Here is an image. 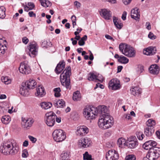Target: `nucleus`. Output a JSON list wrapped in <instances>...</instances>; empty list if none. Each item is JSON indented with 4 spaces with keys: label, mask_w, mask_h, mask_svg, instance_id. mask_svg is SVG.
I'll list each match as a JSON object with an SVG mask.
<instances>
[{
    "label": "nucleus",
    "mask_w": 160,
    "mask_h": 160,
    "mask_svg": "<svg viewBox=\"0 0 160 160\" xmlns=\"http://www.w3.org/2000/svg\"><path fill=\"white\" fill-rule=\"evenodd\" d=\"M61 160H68L69 152H63L61 155Z\"/></svg>",
    "instance_id": "2f4dec72"
},
{
    "label": "nucleus",
    "mask_w": 160,
    "mask_h": 160,
    "mask_svg": "<svg viewBox=\"0 0 160 160\" xmlns=\"http://www.w3.org/2000/svg\"><path fill=\"white\" fill-rule=\"evenodd\" d=\"M118 61L121 63L125 64L128 62L129 59L121 55L120 56V58L118 59Z\"/></svg>",
    "instance_id": "c756f323"
},
{
    "label": "nucleus",
    "mask_w": 160,
    "mask_h": 160,
    "mask_svg": "<svg viewBox=\"0 0 160 160\" xmlns=\"http://www.w3.org/2000/svg\"><path fill=\"white\" fill-rule=\"evenodd\" d=\"M98 77L95 75L94 73H89L88 76V79L89 81H93L95 82H97L99 81L101 82H102L103 80V78L102 76H101V79L99 80L98 78Z\"/></svg>",
    "instance_id": "aec40b11"
},
{
    "label": "nucleus",
    "mask_w": 160,
    "mask_h": 160,
    "mask_svg": "<svg viewBox=\"0 0 160 160\" xmlns=\"http://www.w3.org/2000/svg\"><path fill=\"white\" fill-rule=\"evenodd\" d=\"M1 80L6 84H8L11 82V80L7 77H2Z\"/></svg>",
    "instance_id": "f704fd0d"
},
{
    "label": "nucleus",
    "mask_w": 160,
    "mask_h": 160,
    "mask_svg": "<svg viewBox=\"0 0 160 160\" xmlns=\"http://www.w3.org/2000/svg\"><path fill=\"white\" fill-rule=\"evenodd\" d=\"M53 91L54 92V95L55 97H59L60 96L61 94L60 93V92L61 90L60 88H55L53 89Z\"/></svg>",
    "instance_id": "c9c22d12"
},
{
    "label": "nucleus",
    "mask_w": 160,
    "mask_h": 160,
    "mask_svg": "<svg viewBox=\"0 0 160 160\" xmlns=\"http://www.w3.org/2000/svg\"><path fill=\"white\" fill-rule=\"evenodd\" d=\"M122 66H119L118 67L117 73L119 72H121L122 69Z\"/></svg>",
    "instance_id": "680f3d73"
},
{
    "label": "nucleus",
    "mask_w": 160,
    "mask_h": 160,
    "mask_svg": "<svg viewBox=\"0 0 160 160\" xmlns=\"http://www.w3.org/2000/svg\"><path fill=\"white\" fill-rule=\"evenodd\" d=\"M105 37L107 39L112 40V41H114V39H113V38L112 37H111L109 35H108V34L105 35Z\"/></svg>",
    "instance_id": "6e6d98bb"
},
{
    "label": "nucleus",
    "mask_w": 160,
    "mask_h": 160,
    "mask_svg": "<svg viewBox=\"0 0 160 160\" xmlns=\"http://www.w3.org/2000/svg\"><path fill=\"white\" fill-rule=\"evenodd\" d=\"M1 121L3 124H8L11 121V118L9 116L5 115L2 117Z\"/></svg>",
    "instance_id": "cd10ccee"
},
{
    "label": "nucleus",
    "mask_w": 160,
    "mask_h": 160,
    "mask_svg": "<svg viewBox=\"0 0 160 160\" xmlns=\"http://www.w3.org/2000/svg\"><path fill=\"white\" fill-rule=\"evenodd\" d=\"M108 87L112 90H116L119 89L120 87L119 81L117 78L112 79L109 82Z\"/></svg>",
    "instance_id": "f8f14e48"
},
{
    "label": "nucleus",
    "mask_w": 160,
    "mask_h": 160,
    "mask_svg": "<svg viewBox=\"0 0 160 160\" xmlns=\"http://www.w3.org/2000/svg\"><path fill=\"white\" fill-rule=\"evenodd\" d=\"M98 87H99L102 89L104 88V87L102 84H101L100 83H98L96 84V87H95L94 88L95 89Z\"/></svg>",
    "instance_id": "8fccbe9b"
},
{
    "label": "nucleus",
    "mask_w": 160,
    "mask_h": 160,
    "mask_svg": "<svg viewBox=\"0 0 160 160\" xmlns=\"http://www.w3.org/2000/svg\"><path fill=\"white\" fill-rule=\"evenodd\" d=\"M19 70L20 73L25 74H28L31 71L30 67L26 61L21 63Z\"/></svg>",
    "instance_id": "9d476101"
},
{
    "label": "nucleus",
    "mask_w": 160,
    "mask_h": 160,
    "mask_svg": "<svg viewBox=\"0 0 160 160\" xmlns=\"http://www.w3.org/2000/svg\"><path fill=\"white\" fill-rule=\"evenodd\" d=\"M74 5L77 8H79L81 6V3L77 1L74 2Z\"/></svg>",
    "instance_id": "49530a36"
},
{
    "label": "nucleus",
    "mask_w": 160,
    "mask_h": 160,
    "mask_svg": "<svg viewBox=\"0 0 160 160\" xmlns=\"http://www.w3.org/2000/svg\"><path fill=\"white\" fill-rule=\"evenodd\" d=\"M149 128L146 127L145 129L144 133L145 135L148 137L151 136L154 132V127Z\"/></svg>",
    "instance_id": "393cba45"
},
{
    "label": "nucleus",
    "mask_w": 160,
    "mask_h": 160,
    "mask_svg": "<svg viewBox=\"0 0 160 160\" xmlns=\"http://www.w3.org/2000/svg\"><path fill=\"white\" fill-rule=\"evenodd\" d=\"M148 37L150 39L153 40L156 38V36L154 35V34L151 32H150L148 35Z\"/></svg>",
    "instance_id": "a18cd8bd"
},
{
    "label": "nucleus",
    "mask_w": 160,
    "mask_h": 160,
    "mask_svg": "<svg viewBox=\"0 0 160 160\" xmlns=\"http://www.w3.org/2000/svg\"><path fill=\"white\" fill-rule=\"evenodd\" d=\"M155 124L156 123L155 121L152 119H150L146 122V124L147 126V127L149 128L153 127V126H155Z\"/></svg>",
    "instance_id": "72a5a7b5"
},
{
    "label": "nucleus",
    "mask_w": 160,
    "mask_h": 160,
    "mask_svg": "<svg viewBox=\"0 0 160 160\" xmlns=\"http://www.w3.org/2000/svg\"><path fill=\"white\" fill-rule=\"evenodd\" d=\"M100 15L106 20L110 19L112 15V12L109 10L106 9H102L100 11Z\"/></svg>",
    "instance_id": "dca6fc26"
},
{
    "label": "nucleus",
    "mask_w": 160,
    "mask_h": 160,
    "mask_svg": "<svg viewBox=\"0 0 160 160\" xmlns=\"http://www.w3.org/2000/svg\"><path fill=\"white\" fill-rule=\"evenodd\" d=\"M50 44V42H48L47 41H44L42 42V45L43 47H47L49 46Z\"/></svg>",
    "instance_id": "37998d69"
},
{
    "label": "nucleus",
    "mask_w": 160,
    "mask_h": 160,
    "mask_svg": "<svg viewBox=\"0 0 160 160\" xmlns=\"http://www.w3.org/2000/svg\"><path fill=\"white\" fill-rule=\"evenodd\" d=\"M35 94L37 96L42 97L46 94L44 88L42 86H39L37 88Z\"/></svg>",
    "instance_id": "412c9836"
},
{
    "label": "nucleus",
    "mask_w": 160,
    "mask_h": 160,
    "mask_svg": "<svg viewBox=\"0 0 160 160\" xmlns=\"http://www.w3.org/2000/svg\"><path fill=\"white\" fill-rule=\"evenodd\" d=\"M14 142L13 141L10 143L3 144L0 147V152L5 155L8 154L13 155L17 153L18 151L19 148Z\"/></svg>",
    "instance_id": "7ed1b4c3"
},
{
    "label": "nucleus",
    "mask_w": 160,
    "mask_h": 160,
    "mask_svg": "<svg viewBox=\"0 0 160 160\" xmlns=\"http://www.w3.org/2000/svg\"><path fill=\"white\" fill-rule=\"evenodd\" d=\"M137 135L138 139L140 140H142L144 137V135L142 132H138Z\"/></svg>",
    "instance_id": "a19ab883"
},
{
    "label": "nucleus",
    "mask_w": 160,
    "mask_h": 160,
    "mask_svg": "<svg viewBox=\"0 0 160 160\" xmlns=\"http://www.w3.org/2000/svg\"><path fill=\"white\" fill-rule=\"evenodd\" d=\"M78 43L80 46H83L84 45L85 42L82 39H81L78 41Z\"/></svg>",
    "instance_id": "13d9d810"
},
{
    "label": "nucleus",
    "mask_w": 160,
    "mask_h": 160,
    "mask_svg": "<svg viewBox=\"0 0 160 160\" xmlns=\"http://www.w3.org/2000/svg\"><path fill=\"white\" fill-rule=\"evenodd\" d=\"M156 52V48L154 47H148L144 51V54L147 55H152Z\"/></svg>",
    "instance_id": "5701e85b"
},
{
    "label": "nucleus",
    "mask_w": 160,
    "mask_h": 160,
    "mask_svg": "<svg viewBox=\"0 0 160 160\" xmlns=\"http://www.w3.org/2000/svg\"><path fill=\"white\" fill-rule=\"evenodd\" d=\"M89 59L91 61H92L94 58V57L93 56V54L91 52H90V54L89 57Z\"/></svg>",
    "instance_id": "0e129e2a"
},
{
    "label": "nucleus",
    "mask_w": 160,
    "mask_h": 160,
    "mask_svg": "<svg viewBox=\"0 0 160 160\" xmlns=\"http://www.w3.org/2000/svg\"><path fill=\"white\" fill-rule=\"evenodd\" d=\"M46 4H45V7H50L52 5V3L48 0H46Z\"/></svg>",
    "instance_id": "864d4df0"
},
{
    "label": "nucleus",
    "mask_w": 160,
    "mask_h": 160,
    "mask_svg": "<svg viewBox=\"0 0 160 160\" xmlns=\"http://www.w3.org/2000/svg\"><path fill=\"white\" fill-rule=\"evenodd\" d=\"M28 156V153L27 149H24L22 151V157L24 158H26Z\"/></svg>",
    "instance_id": "ea45409f"
},
{
    "label": "nucleus",
    "mask_w": 160,
    "mask_h": 160,
    "mask_svg": "<svg viewBox=\"0 0 160 160\" xmlns=\"http://www.w3.org/2000/svg\"><path fill=\"white\" fill-rule=\"evenodd\" d=\"M36 83L35 81L33 79H30L27 82H22L20 89V93L22 95L28 96L29 95V90L34 88Z\"/></svg>",
    "instance_id": "39448f33"
},
{
    "label": "nucleus",
    "mask_w": 160,
    "mask_h": 160,
    "mask_svg": "<svg viewBox=\"0 0 160 160\" xmlns=\"http://www.w3.org/2000/svg\"><path fill=\"white\" fill-rule=\"evenodd\" d=\"M37 44L35 43H32L29 45V51L30 52L29 55L30 56V52L33 55H36L37 53Z\"/></svg>",
    "instance_id": "4be33fe9"
},
{
    "label": "nucleus",
    "mask_w": 160,
    "mask_h": 160,
    "mask_svg": "<svg viewBox=\"0 0 160 160\" xmlns=\"http://www.w3.org/2000/svg\"><path fill=\"white\" fill-rule=\"evenodd\" d=\"M89 132L88 128L85 126H82L77 128L76 134L78 136H83L86 135Z\"/></svg>",
    "instance_id": "2eb2a0df"
},
{
    "label": "nucleus",
    "mask_w": 160,
    "mask_h": 160,
    "mask_svg": "<svg viewBox=\"0 0 160 160\" xmlns=\"http://www.w3.org/2000/svg\"><path fill=\"white\" fill-rule=\"evenodd\" d=\"M138 11V9L136 8L132 9L131 11V18L136 20H138L139 19L140 16L139 12Z\"/></svg>",
    "instance_id": "6ab92c4d"
},
{
    "label": "nucleus",
    "mask_w": 160,
    "mask_h": 160,
    "mask_svg": "<svg viewBox=\"0 0 160 160\" xmlns=\"http://www.w3.org/2000/svg\"><path fill=\"white\" fill-rule=\"evenodd\" d=\"M29 16L30 17H35L36 14L32 11H30L28 13Z\"/></svg>",
    "instance_id": "bf43d9fd"
},
{
    "label": "nucleus",
    "mask_w": 160,
    "mask_h": 160,
    "mask_svg": "<svg viewBox=\"0 0 160 160\" xmlns=\"http://www.w3.org/2000/svg\"><path fill=\"white\" fill-rule=\"evenodd\" d=\"M138 142L134 136H132L128 138L126 141V145L131 148H134L138 145Z\"/></svg>",
    "instance_id": "9b49d317"
},
{
    "label": "nucleus",
    "mask_w": 160,
    "mask_h": 160,
    "mask_svg": "<svg viewBox=\"0 0 160 160\" xmlns=\"http://www.w3.org/2000/svg\"><path fill=\"white\" fill-rule=\"evenodd\" d=\"M55 107L57 108H62L65 106V102L63 99H61L57 101L53 104Z\"/></svg>",
    "instance_id": "a878e982"
},
{
    "label": "nucleus",
    "mask_w": 160,
    "mask_h": 160,
    "mask_svg": "<svg viewBox=\"0 0 160 160\" xmlns=\"http://www.w3.org/2000/svg\"><path fill=\"white\" fill-rule=\"evenodd\" d=\"M28 145V142L27 140L24 141L23 143V146L24 147H27Z\"/></svg>",
    "instance_id": "e2e57ef3"
},
{
    "label": "nucleus",
    "mask_w": 160,
    "mask_h": 160,
    "mask_svg": "<svg viewBox=\"0 0 160 160\" xmlns=\"http://www.w3.org/2000/svg\"><path fill=\"white\" fill-rule=\"evenodd\" d=\"M41 107L45 109H47L50 108L52 106V104L50 102H42L41 103Z\"/></svg>",
    "instance_id": "c85d7f7f"
},
{
    "label": "nucleus",
    "mask_w": 160,
    "mask_h": 160,
    "mask_svg": "<svg viewBox=\"0 0 160 160\" xmlns=\"http://www.w3.org/2000/svg\"><path fill=\"white\" fill-rule=\"evenodd\" d=\"M119 48L120 52L127 57L132 58L135 56L136 51L134 48L128 44L121 43Z\"/></svg>",
    "instance_id": "423d86ee"
},
{
    "label": "nucleus",
    "mask_w": 160,
    "mask_h": 160,
    "mask_svg": "<svg viewBox=\"0 0 160 160\" xmlns=\"http://www.w3.org/2000/svg\"><path fill=\"white\" fill-rule=\"evenodd\" d=\"M28 138L32 143H35L37 139L36 138L31 136H29Z\"/></svg>",
    "instance_id": "de8ad7c7"
},
{
    "label": "nucleus",
    "mask_w": 160,
    "mask_h": 160,
    "mask_svg": "<svg viewBox=\"0 0 160 160\" xmlns=\"http://www.w3.org/2000/svg\"><path fill=\"white\" fill-rule=\"evenodd\" d=\"M117 144L118 145L119 147H120L123 144L126 145V141L123 138H119L117 141Z\"/></svg>",
    "instance_id": "e433bc0d"
},
{
    "label": "nucleus",
    "mask_w": 160,
    "mask_h": 160,
    "mask_svg": "<svg viewBox=\"0 0 160 160\" xmlns=\"http://www.w3.org/2000/svg\"><path fill=\"white\" fill-rule=\"evenodd\" d=\"M119 155L117 151L114 150H110L106 152L105 158L106 160H118Z\"/></svg>",
    "instance_id": "1a4fd4ad"
},
{
    "label": "nucleus",
    "mask_w": 160,
    "mask_h": 160,
    "mask_svg": "<svg viewBox=\"0 0 160 160\" xmlns=\"http://www.w3.org/2000/svg\"><path fill=\"white\" fill-rule=\"evenodd\" d=\"M113 21L115 26L118 28L120 29L122 27V24L120 22V20L116 17H114Z\"/></svg>",
    "instance_id": "bb28decb"
},
{
    "label": "nucleus",
    "mask_w": 160,
    "mask_h": 160,
    "mask_svg": "<svg viewBox=\"0 0 160 160\" xmlns=\"http://www.w3.org/2000/svg\"><path fill=\"white\" fill-rule=\"evenodd\" d=\"M138 72L140 73L142 72L144 70V67L142 65H139L138 66Z\"/></svg>",
    "instance_id": "c03bdc74"
},
{
    "label": "nucleus",
    "mask_w": 160,
    "mask_h": 160,
    "mask_svg": "<svg viewBox=\"0 0 160 160\" xmlns=\"http://www.w3.org/2000/svg\"><path fill=\"white\" fill-rule=\"evenodd\" d=\"M52 135L54 140L57 142H61L64 141L66 138L65 132L61 129L55 130Z\"/></svg>",
    "instance_id": "0eeeda50"
},
{
    "label": "nucleus",
    "mask_w": 160,
    "mask_h": 160,
    "mask_svg": "<svg viewBox=\"0 0 160 160\" xmlns=\"http://www.w3.org/2000/svg\"><path fill=\"white\" fill-rule=\"evenodd\" d=\"M156 135L157 137L160 139V130L157 131L156 132Z\"/></svg>",
    "instance_id": "69168bd1"
},
{
    "label": "nucleus",
    "mask_w": 160,
    "mask_h": 160,
    "mask_svg": "<svg viewBox=\"0 0 160 160\" xmlns=\"http://www.w3.org/2000/svg\"><path fill=\"white\" fill-rule=\"evenodd\" d=\"M136 158L133 155H129L125 158V160H136Z\"/></svg>",
    "instance_id": "58836bf2"
},
{
    "label": "nucleus",
    "mask_w": 160,
    "mask_h": 160,
    "mask_svg": "<svg viewBox=\"0 0 160 160\" xmlns=\"http://www.w3.org/2000/svg\"><path fill=\"white\" fill-rule=\"evenodd\" d=\"M39 1L40 2L41 5L44 7H45V4H46V2H46V0H39Z\"/></svg>",
    "instance_id": "052dcab7"
},
{
    "label": "nucleus",
    "mask_w": 160,
    "mask_h": 160,
    "mask_svg": "<svg viewBox=\"0 0 160 160\" xmlns=\"http://www.w3.org/2000/svg\"><path fill=\"white\" fill-rule=\"evenodd\" d=\"M7 49V47L5 45L0 44V54H3Z\"/></svg>",
    "instance_id": "4c0bfd02"
},
{
    "label": "nucleus",
    "mask_w": 160,
    "mask_h": 160,
    "mask_svg": "<svg viewBox=\"0 0 160 160\" xmlns=\"http://www.w3.org/2000/svg\"><path fill=\"white\" fill-rule=\"evenodd\" d=\"M156 145V142L150 140L146 142L142 146L145 149H149L147 157L150 160H156L160 157V148L154 147Z\"/></svg>",
    "instance_id": "f03ea898"
},
{
    "label": "nucleus",
    "mask_w": 160,
    "mask_h": 160,
    "mask_svg": "<svg viewBox=\"0 0 160 160\" xmlns=\"http://www.w3.org/2000/svg\"><path fill=\"white\" fill-rule=\"evenodd\" d=\"M123 3L125 5H128L131 2L132 0H122Z\"/></svg>",
    "instance_id": "5fc2aeb1"
},
{
    "label": "nucleus",
    "mask_w": 160,
    "mask_h": 160,
    "mask_svg": "<svg viewBox=\"0 0 160 160\" xmlns=\"http://www.w3.org/2000/svg\"><path fill=\"white\" fill-rule=\"evenodd\" d=\"M91 142L89 139L87 138H82L79 140L78 145L82 148H87L88 147Z\"/></svg>",
    "instance_id": "4468645a"
},
{
    "label": "nucleus",
    "mask_w": 160,
    "mask_h": 160,
    "mask_svg": "<svg viewBox=\"0 0 160 160\" xmlns=\"http://www.w3.org/2000/svg\"><path fill=\"white\" fill-rule=\"evenodd\" d=\"M65 64L63 61H60L58 63L55 69V72L57 74H59L61 73L62 71L64 69Z\"/></svg>",
    "instance_id": "f3484780"
},
{
    "label": "nucleus",
    "mask_w": 160,
    "mask_h": 160,
    "mask_svg": "<svg viewBox=\"0 0 160 160\" xmlns=\"http://www.w3.org/2000/svg\"><path fill=\"white\" fill-rule=\"evenodd\" d=\"M81 98V95L79 91H77L73 93L72 98L74 101L79 100Z\"/></svg>",
    "instance_id": "7c9ffc66"
},
{
    "label": "nucleus",
    "mask_w": 160,
    "mask_h": 160,
    "mask_svg": "<svg viewBox=\"0 0 160 160\" xmlns=\"http://www.w3.org/2000/svg\"><path fill=\"white\" fill-rule=\"evenodd\" d=\"M22 41L23 43L27 44L28 43L29 40L26 37H24L22 39Z\"/></svg>",
    "instance_id": "3c124183"
},
{
    "label": "nucleus",
    "mask_w": 160,
    "mask_h": 160,
    "mask_svg": "<svg viewBox=\"0 0 160 160\" xmlns=\"http://www.w3.org/2000/svg\"><path fill=\"white\" fill-rule=\"evenodd\" d=\"M109 111L106 107L102 106L98 107V109L94 107H88L83 110V114L88 119H93L98 114L101 115L99 118L98 124L102 129H106L111 128L113 125V118L108 113Z\"/></svg>",
    "instance_id": "f257e3e1"
},
{
    "label": "nucleus",
    "mask_w": 160,
    "mask_h": 160,
    "mask_svg": "<svg viewBox=\"0 0 160 160\" xmlns=\"http://www.w3.org/2000/svg\"><path fill=\"white\" fill-rule=\"evenodd\" d=\"M24 10L25 11H26L27 12H28L29 10H30L29 7L27 6H25Z\"/></svg>",
    "instance_id": "338daca9"
},
{
    "label": "nucleus",
    "mask_w": 160,
    "mask_h": 160,
    "mask_svg": "<svg viewBox=\"0 0 160 160\" xmlns=\"http://www.w3.org/2000/svg\"><path fill=\"white\" fill-rule=\"evenodd\" d=\"M28 5L30 8V10H32L35 6L34 4L31 2H28Z\"/></svg>",
    "instance_id": "09e8293b"
},
{
    "label": "nucleus",
    "mask_w": 160,
    "mask_h": 160,
    "mask_svg": "<svg viewBox=\"0 0 160 160\" xmlns=\"http://www.w3.org/2000/svg\"><path fill=\"white\" fill-rule=\"evenodd\" d=\"M71 74V68L70 66L67 67L61 74L60 76V81L62 85L67 89H70V76Z\"/></svg>",
    "instance_id": "20e7f679"
},
{
    "label": "nucleus",
    "mask_w": 160,
    "mask_h": 160,
    "mask_svg": "<svg viewBox=\"0 0 160 160\" xmlns=\"http://www.w3.org/2000/svg\"><path fill=\"white\" fill-rule=\"evenodd\" d=\"M146 28L148 30H150L151 29V25L149 22H147L146 23Z\"/></svg>",
    "instance_id": "4d7b16f0"
},
{
    "label": "nucleus",
    "mask_w": 160,
    "mask_h": 160,
    "mask_svg": "<svg viewBox=\"0 0 160 160\" xmlns=\"http://www.w3.org/2000/svg\"><path fill=\"white\" fill-rule=\"evenodd\" d=\"M150 72L153 74H157L159 72L160 68L157 64H153L149 68Z\"/></svg>",
    "instance_id": "a211bd4d"
},
{
    "label": "nucleus",
    "mask_w": 160,
    "mask_h": 160,
    "mask_svg": "<svg viewBox=\"0 0 160 160\" xmlns=\"http://www.w3.org/2000/svg\"><path fill=\"white\" fill-rule=\"evenodd\" d=\"M6 9L3 6L0 7V18L2 19L4 18L6 16Z\"/></svg>",
    "instance_id": "473e14b6"
},
{
    "label": "nucleus",
    "mask_w": 160,
    "mask_h": 160,
    "mask_svg": "<svg viewBox=\"0 0 160 160\" xmlns=\"http://www.w3.org/2000/svg\"><path fill=\"white\" fill-rule=\"evenodd\" d=\"M72 22L73 28H74L75 25H76V18L75 15H73L71 18Z\"/></svg>",
    "instance_id": "79ce46f5"
},
{
    "label": "nucleus",
    "mask_w": 160,
    "mask_h": 160,
    "mask_svg": "<svg viewBox=\"0 0 160 160\" xmlns=\"http://www.w3.org/2000/svg\"><path fill=\"white\" fill-rule=\"evenodd\" d=\"M56 116L55 114L52 112L47 113L45 117V121L46 124L49 127L53 126L55 123Z\"/></svg>",
    "instance_id": "6e6552de"
},
{
    "label": "nucleus",
    "mask_w": 160,
    "mask_h": 160,
    "mask_svg": "<svg viewBox=\"0 0 160 160\" xmlns=\"http://www.w3.org/2000/svg\"><path fill=\"white\" fill-rule=\"evenodd\" d=\"M127 13L126 12L124 11L122 14V18L123 20H125L126 19V16L127 15Z\"/></svg>",
    "instance_id": "603ef678"
},
{
    "label": "nucleus",
    "mask_w": 160,
    "mask_h": 160,
    "mask_svg": "<svg viewBox=\"0 0 160 160\" xmlns=\"http://www.w3.org/2000/svg\"><path fill=\"white\" fill-rule=\"evenodd\" d=\"M131 94L134 96H138L141 94L142 89L138 87L132 88L131 89Z\"/></svg>",
    "instance_id": "b1692460"
},
{
    "label": "nucleus",
    "mask_w": 160,
    "mask_h": 160,
    "mask_svg": "<svg viewBox=\"0 0 160 160\" xmlns=\"http://www.w3.org/2000/svg\"><path fill=\"white\" fill-rule=\"evenodd\" d=\"M22 126L25 129H29L32 126L34 122L32 118H23L22 119Z\"/></svg>",
    "instance_id": "ddd939ff"
},
{
    "label": "nucleus",
    "mask_w": 160,
    "mask_h": 160,
    "mask_svg": "<svg viewBox=\"0 0 160 160\" xmlns=\"http://www.w3.org/2000/svg\"><path fill=\"white\" fill-rule=\"evenodd\" d=\"M56 121L58 123H59L61 121V118H57L56 116L55 118Z\"/></svg>",
    "instance_id": "774afa93"
}]
</instances>
